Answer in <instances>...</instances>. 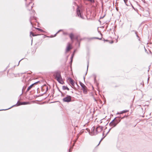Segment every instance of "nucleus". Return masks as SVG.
I'll list each match as a JSON object with an SVG mask.
<instances>
[{
	"label": "nucleus",
	"instance_id": "obj_14",
	"mask_svg": "<svg viewBox=\"0 0 152 152\" xmlns=\"http://www.w3.org/2000/svg\"><path fill=\"white\" fill-rule=\"evenodd\" d=\"M115 120H114V121L115 122H118L120 121L121 120L119 118H118V119H115Z\"/></svg>",
	"mask_w": 152,
	"mask_h": 152
},
{
	"label": "nucleus",
	"instance_id": "obj_9",
	"mask_svg": "<svg viewBox=\"0 0 152 152\" xmlns=\"http://www.w3.org/2000/svg\"><path fill=\"white\" fill-rule=\"evenodd\" d=\"M38 82H35L34 83L32 84L30 86H29L27 88V89L26 91V92L28 91L32 88V87H33V85L34 84H36Z\"/></svg>",
	"mask_w": 152,
	"mask_h": 152
},
{
	"label": "nucleus",
	"instance_id": "obj_15",
	"mask_svg": "<svg viewBox=\"0 0 152 152\" xmlns=\"http://www.w3.org/2000/svg\"><path fill=\"white\" fill-rule=\"evenodd\" d=\"M128 111H129L128 110H124L122 111L121 112V113H126Z\"/></svg>",
	"mask_w": 152,
	"mask_h": 152
},
{
	"label": "nucleus",
	"instance_id": "obj_32",
	"mask_svg": "<svg viewBox=\"0 0 152 152\" xmlns=\"http://www.w3.org/2000/svg\"><path fill=\"white\" fill-rule=\"evenodd\" d=\"M104 41H108V40H104Z\"/></svg>",
	"mask_w": 152,
	"mask_h": 152
},
{
	"label": "nucleus",
	"instance_id": "obj_13",
	"mask_svg": "<svg viewBox=\"0 0 152 152\" xmlns=\"http://www.w3.org/2000/svg\"><path fill=\"white\" fill-rule=\"evenodd\" d=\"M71 49V48L70 46V45L68 46L66 48V52H67L68 51H69L70 49Z\"/></svg>",
	"mask_w": 152,
	"mask_h": 152
},
{
	"label": "nucleus",
	"instance_id": "obj_25",
	"mask_svg": "<svg viewBox=\"0 0 152 152\" xmlns=\"http://www.w3.org/2000/svg\"><path fill=\"white\" fill-rule=\"evenodd\" d=\"M88 65H89V62H88V64H87V71L88 70Z\"/></svg>",
	"mask_w": 152,
	"mask_h": 152
},
{
	"label": "nucleus",
	"instance_id": "obj_4",
	"mask_svg": "<svg viewBox=\"0 0 152 152\" xmlns=\"http://www.w3.org/2000/svg\"><path fill=\"white\" fill-rule=\"evenodd\" d=\"M80 86L82 88V90L83 93L84 94H86L87 93V90L86 87V86L84 85V84L81 82H80Z\"/></svg>",
	"mask_w": 152,
	"mask_h": 152
},
{
	"label": "nucleus",
	"instance_id": "obj_26",
	"mask_svg": "<svg viewBox=\"0 0 152 152\" xmlns=\"http://www.w3.org/2000/svg\"><path fill=\"white\" fill-rule=\"evenodd\" d=\"M72 58H73V56H72L71 57V62H72Z\"/></svg>",
	"mask_w": 152,
	"mask_h": 152
},
{
	"label": "nucleus",
	"instance_id": "obj_3",
	"mask_svg": "<svg viewBox=\"0 0 152 152\" xmlns=\"http://www.w3.org/2000/svg\"><path fill=\"white\" fill-rule=\"evenodd\" d=\"M59 91L61 93V96L62 97H65L62 99L63 102L68 103L72 101V97L70 96L66 95V96L65 94H63L62 92L60 91Z\"/></svg>",
	"mask_w": 152,
	"mask_h": 152
},
{
	"label": "nucleus",
	"instance_id": "obj_11",
	"mask_svg": "<svg viewBox=\"0 0 152 152\" xmlns=\"http://www.w3.org/2000/svg\"><path fill=\"white\" fill-rule=\"evenodd\" d=\"M62 89L64 90H67L68 91L69 90V88H68L67 86H62Z\"/></svg>",
	"mask_w": 152,
	"mask_h": 152
},
{
	"label": "nucleus",
	"instance_id": "obj_36",
	"mask_svg": "<svg viewBox=\"0 0 152 152\" xmlns=\"http://www.w3.org/2000/svg\"><path fill=\"white\" fill-rule=\"evenodd\" d=\"M26 1V0H25Z\"/></svg>",
	"mask_w": 152,
	"mask_h": 152
},
{
	"label": "nucleus",
	"instance_id": "obj_7",
	"mask_svg": "<svg viewBox=\"0 0 152 152\" xmlns=\"http://www.w3.org/2000/svg\"><path fill=\"white\" fill-rule=\"evenodd\" d=\"M77 13L78 16H80L81 18H83V16L81 15L80 10L78 7L77 8Z\"/></svg>",
	"mask_w": 152,
	"mask_h": 152
},
{
	"label": "nucleus",
	"instance_id": "obj_6",
	"mask_svg": "<svg viewBox=\"0 0 152 152\" xmlns=\"http://www.w3.org/2000/svg\"><path fill=\"white\" fill-rule=\"evenodd\" d=\"M115 119H114L110 124V126L112 127L115 126L118 123V122H115L114 121Z\"/></svg>",
	"mask_w": 152,
	"mask_h": 152
},
{
	"label": "nucleus",
	"instance_id": "obj_21",
	"mask_svg": "<svg viewBox=\"0 0 152 152\" xmlns=\"http://www.w3.org/2000/svg\"><path fill=\"white\" fill-rule=\"evenodd\" d=\"M125 3V4L127 5L126 4V3L128 1V0H124Z\"/></svg>",
	"mask_w": 152,
	"mask_h": 152
},
{
	"label": "nucleus",
	"instance_id": "obj_16",
	"mask_svg": "<svg viewBox=\"0 0 152 152\" xmlns=\"http://www.w3.org/2000/svg\"><path fill=\"white\" fill-rule=\"evenodd\" d=\"M30 35H31L32 36H33V37L37 35H34V33H33L32 32H30Z\"/></svg>",
	"mask_w": 152,
	"mask_h": 152
},
{
	"label": "nucleus",
	"instance_id": "obj_17",
	"mask_svg": "<svg viewBox=\"0 0 152 152\" xmlns=\"http://www.w3.org/2000/svg\"><path fill=\"white\" fill-rule=\"evenodd\" d=\"M62 31V30H59V31H58V32H57V33H56V34L54 35V36H52V37H55V36H56V34H58V33L59 31Z\"/></svg>",
	"mask_w": 152,
	"mask_h": 152
},
{
	"label": "nucleus",
	"instance_id": "obj_20",
	"mask_svg": "<svg viewBox=\"0 0 152 152\" xmlns=\"http://www.w3.org/2000/svg\"><path fill=\"white\" fill-rule=\"evenodd\" d=\"M45 87L46 90L45 92V93H46V92L48 91V86H46Z\"/></svg>",
	"mask_w": 152,
	"mask_h": 152
},
{
	"label": "nucleus",
	"instance_id": "obj_2",
	"mask_svg": "<svg viewBox=\"0 0 152 152\" xmlns=\"http://www.w3.org/2000/svg\"><path fill=\"white\" fill-rule=\"evenodd\" d=\"M103 127L100 126H98L96 127L95 129L94 126L92 127L91 129V132L90 134L92 136L96 135L97 134L99 133L100 132L102 129Z\"/></svg>",
	"mask_w": 152,
	"mask_h": 152
},
{
	"label": "nucleus",
	"instance_id": "obj_1",
	"mask_svg": "<svg viewBox=\"0 0 152 152\" xmlns=\"http://www.w3.org/2000/svg\"><path fill=\"white\" fill-rule=\"evenodd\" d=\"M53 76L59 83L63 84L62 79L60 71L58 70L54 72H53Z\"/></svg>",
	"mask_w": 152,
	"mask_h": 152
},
{
	"label": "nucleus",
	"instance_id": "obj_28",
	"mask_svg": "<svg viewBox=\"0 0 152 152\" xmlns=\"http://www.w3.org/2000/svg\"><path fill=\"white\" fill-rule=\"evenodd\" d=\"M135 34H136V35L137 36V37H139V36H138V35H137V32H135Z\"/></svg>",
	"mask_w": 152,
	"mask_h": 152
},
{
	"label": "nucleus",
	"instance_id": "obj_31",
	"mask_svg": "<svg viewBox=\"0 0 152 152\" xmlns=\"http://www.w3.org/2000/svg\"><path fill=\"white\" fill-rule=\"evenodd\" d=\"M7 109H5V110H0V111H1V110H7Z\"/></svg>",
	"mask_w": 152,
	"mask_h": 152
},
{
	"label": "nucleus",
	"instance_id": "obj_34",
	"mask_svg": "<svg viewBox=\"0 0 152 152\" xmlns=\"http://www.w3.org/2000/svg\"><path fill=\"white\" fill-rule=\"evenodd\" d=\"M113 42V41H112V42L111 43H112Z\"/></svg>",
	"mask_w": 152,
	"mask_h": 152
},
{
	"label": "nucleus",
	"instance_id": "obj_29",
	"mask_svg": "<svg viewBox=\"0 0 152 152\" xmlns=\"http://www.w3.org/2000/svg\"><path fill=\"white\" fill-rule=\"evenodd\" d=\"M123 113H121V112L120 113H118L117 114H122Z\"/></svg>",
	"mask_w": 152,
	"mask_h": 152
},
{
	"label": "nucleus",
	"instance_id": "obj_22",
	"mask_svg": "<svg viewBox=\"0 0 152 152\" xmlns=\"http://www.w3.org/2000/svg\"><path fill=\"white\" fill-rule=\"evenodd\" d=\"M104 138V137H103V138H102V139H101V140L100 141H99V143L98 144V145H97V146H98V145H99V144H100V143L101 142V141L102 140V139H103V138Z\"/></svg>",
	"mask_w": 152,
	"mask_h": 152
},
{
	"label": "nucleus",
	"instance_id": "obj_5",
	"mask_svg": "<svg viewBox=\"0 0 152 152\" xmlns=\"http://www.w3.org/2000/svg\"><path fill=\"white\" fill-rule=\"evenodd\" d=\"M27 103H28V102H21L19 101H18L16 104L12 106V107H10L9 108H8L7 109H9L11 108L12 107L14 106H19V105H25V104H27Z\"/></svg>",
	"mask_w": 152,
	"mask_h": 152
},
{
	"label": "nucleus",
	"instance_id": "obj_12",
	"mask_svg": "<svg viewBox=\"0 0 152 152\" xmlns=\"http://www.w3.org/2000/svg\"><path fill=\"white\" fill-rule=\"evenodd\" d=\"M69 36L71 39L72 40L74 38V34L72 33H71L69 34Z\"/></svg>",
	"mask_w": 152,
	"mask_h": 152
},
{
	"label": "nucleus",
	"instance_id": "obj_35",
	"mask_svg": "<svg viewBox=\"0 0 152 152\" xmlns=\"http://www.w3.org/2000/svg\"><path fill=\"white\" fill-rule=\"evenodd\" d=\"M124 117H123V118H124Z\"/></svg>",
	"mask_w": 152,
	"mask_h": 152
},
{
	"label": "nucleus",
	"instance_id": "obj_33",
	"mask_svg": "<svg viewBox=\"0 0 152 152\" xmlns=\"http://www.w3.org/2000/svg\"><path fill=\"white\" fill-rule=\"evenodd\" d=\"M21 60H20V61H19V63H18V65L19 64V63H20V61Z\"/></svg>",
	"mask_w": 152,
	"mask_h": 152
},
{
	"label": "nucleus",
	"instance_id": "obj_30",
	"mask_svg": "<svg viewBox=\"0 0 152 152\" xmlns=\"http://www.w3.org/2000/svg\"><path fill=\"white\" fill-rule=\"evenodd\" d=\"M68 152H71V151L70 149H69V151Z\"/></svg>",
	"mask_w": 152,
	"mask_h": 152
},
{
	"label": "nucleus",
	"instance_id": "obj_23",
	"mask_svg": "<svg viewBox=\"0 0 152 152\" xmlns=\"http://www.w3.org/2000/svg\"><path fill=\"white\" fill-rule=\"evenodd\" d=\"M31 17L29 19V20L30 21V23L31 24V25L32 26V23H31Z\"/></svg>",
	"mask_w": 152,
	"mask_h": 152
},
{
	"label": "nucleus",
	"instance_id": "obj_24",
	"mask_svg": "<svg viewBox=\"0 0 152 152\" xmlns=\"http://www.w3.org/2000/svg\"><path fill=\"white\" fill-rule=\"evenodd\" d=\"M32 15H34V10H32Z\"/></svg>",
	"mask_w": 152,
	"mask_h": 152
},
{
	"label": "nucleus",
	"instance_id": "obj_18",
	"mask_svg": "<svg viewBox=\"0 0 152 152\" xmlns=\"http://www.w3.org/2000/svg\"><path fill=\"white\" fill-rule=\"evenodd\" d=\"M36 29L38 30L39 31H41V32H43V30L42 29H41L40 28H37Z\"/></svg>",
	"mask_w": 152,
	"mask_h": 152
},
{
	"label": "nucleus",
	"instance_id": "obj_8",
	"mask_svg": "<svg viewBox=\"0 0 152 152\" xmlns=\"http://www.w3.org/2000/svg\"><path fill=\"white\" fill-rule=\"evenodd\" d=\"M68 80L72 86H74L75 84L74 81L70 77L69 78Z\"/></svg>",
	"mask_w": 152,
	"mask_h": 152
},
{
	"label": "nucleus",
	"instance_id": "obj_10",
	"mask_svg": "<svg viewBox=\"0 0 152 152\" xmlns=\"http://www.w3.org/2000/svg\"><path fill=\"white\" fill-rule=\"evenodd\" d=\"M33 4L32 3L31 1L30 2H29V3L28 4V5H27V4H26V6L29 7V8H30V9H29V10H30V9H32V8L33 7L32 5Z\"/></svg>",
	"mask_w": 152,
	"mask_h": 152
},
{
	"label": "nucleus",
	"instance_id": "obj_27",
	"mask_svg": "<svg viewBox=\"0 0 152 152\" xmlns=\"http://www.w3.org/2000/svg\"><path fill=\"white\" fill-rule=\"evenodd\" d=\"M95 38L96 39H102L101 38H98V37H95Z\"/></svg>",
	"mask_w": 152,
	"mask_h": 152
},
{
	"label": "nucleus",
	"instance_id": "obj_19",
	"mask_svg": "<svg viewBox=\"0 0 152 152\" xmlns=\"http://www.w3.org/2000/svg\"><path fill=\"white\" fill-rule=\"evenodd\" d=\"M26 86H24V87H23V89H22V91H23H23H24L25 90V89H26Z\"/></svg>",
	"mask_w": 152,
	"mask_h": 152
}]
</instances>
